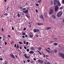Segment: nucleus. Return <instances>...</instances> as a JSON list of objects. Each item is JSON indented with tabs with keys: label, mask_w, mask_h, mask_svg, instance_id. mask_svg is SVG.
Listing matches in <instances>:
<instances>
[{
	"label": "nucleus",
	"mask_w": 64,
	"mask_h": 64,
	"mask_svg": "<svg viewBox=\"0 0 64 64\" xmlns=\"http://www.w3.org/2000/svg\"><path fill=\"white\" fill-rule=\"evenodd\" d=\"M59 0H54V5H56L57 4V2H58L57 4L58 6H61V4L60 3V2L59 1Z\"/></svg>",
	"instance_id": "nucleus-1"
},
{
	"label": "nucleus",
	"mask_w": 64,
	"mask_h": 64,
	"mask_svg": "<svg viewBox=\"0 0 64 64\" xmlns=\"http://www.w3.org/2000/svg\"><path fill=\"white\" fill-rule=\"evenodd\" d=\"M62 12H59L57 14L56 16H57L58 17H59L62 15Z\"/></svg>",
	"instance_id": "nucleus-2"
},
{
	"label": "nucleus",
	"mask_w": 64,
	"mask_h": 64,
	"mask_svg": "<svg viewBox=\"0 0 64 64\" xmlns=\"http://www.w3.org/2000/svg\"><path fill=\"white\" fill-rule=\"evenodd\" d=\"M53 13H54V10L52 9H51L50 10V11L49 12V14L51 15V14H52Z\"/></svg>",
	"instance_id": "nucleus-3"
},
{
	"label": "nucleus",
	"mask_w": 64,
	"mask_h": 64,
	"mask_svg": "<svg viewBox=\"0 0 64 64\" xmlns=\"http://www.w3.org/2000/svg\"><path fill=\"white\" fill-rule=\"evenodd\" d=\"M59 55L62 57V58L64 59V54L63 53H59Z\"/></svg>",
	"instance_id": "nucleus-4"
},
{
	"label": "nucleus",
	"mask_w": 64,
	"mask_h": 64,
	"mask_svg": "<svg viewBox=\"0 0 64 64\" xmlns=\"http://www.w3.org/2000/svg\"><path fill=\"white\" fill-rule=\"evenodd\" d=\"M58 6L56 5L55 6V12H56L58 10Z\"/></svg>",
	"instance_id": "nucleus-5"
},
{
	"label": "nucleus",
	"mask_w": 64,
	"mask_h": 64,
	"mask_svg": "<svg viewBox=\"0 0 64 64\" xmlns=\"http://www.w3.org/2000/svg\"><path fill=\"white\" fill-rule=\"evenodd\" d=\"M34 33H36V32H39V30L38 29H34Z\"/></svg>",
	"instance_id": "nucleus-6"
},
{
	"label": "nucleus",
	"mask_w": 64,
	"mask_h": 64,
	"mask_svg": "<svg viewBox=\"0 0 64 64\" xmlns=\"http://www.w3.org/2000/svg\"><path fill=\"white\" fill-rule=\"evenodd\" d=\"M10 56L13 59H14L15 58V56L12 54H11L10 55Z\"/></svg>",
	"instance_id": "nucleus-7"
},
{
	"label": "nucleus",
	"mask_w": 64,
	"mask_h": 64,
	"mask_svg": "<svg viewBox=\"0 0 64 64\" xmlns=\"http://www.w3.org/2000/svg\"><path fill=\"white\" fill-rule=\"evenodd\" d=\"M29 36L31 38H32L34 36V35L32 34V33H31V34H30Z\"/></svg>",
	"instance_id": "nucleus-8"
},
{
	"label": "nucleus",
	"mask_w": 64,
	"mask_h": 64,
	"mask_svg": "<svg viewBox=\"0 0 64 64\" xmlns=\"http://www.w3.org/2000/svg\"><path fill=\"white\" fill-rule=\"evenodd\" d=\"M36 25L40 26V25H43V24L42 23H36Z\"/></svg>",
	"instance_id": "nucleus-9"
},
{
	"label": "nucleus",
	"mask_w": 64,
	"mask_h": 64,
	"mask_svg": "<svg viewBox=\"0 0 64 64\" xmlns=\"http://www.w3.org/2000/svg\"><path fill=\"white\" fill-rule=\"evenodd\" d=\"M44 15L45 17L47 18L48 17V16H47V13L46 12H45L44 13Z\"/></svg>",
	"instance_id": "nucleus-10"
},
{
	"label": "nucleus",
	"mask_w": 64,
	"mask_h": 64,
	"mask_svg": "<svg viewBox=\"0 0 64 64\" xmlns=\"http://www.w3.org/2000/svg\"><path fill=\"white\" fill-rule=\"evenodd\" d=\"M52 18H53L54 19H56V16L54 15H52Z\"/></svg>",
	"instance_id": "nucleus-11"
},
{
	"label": "nucleus",
	"mask_w": 64,
	"mask_h": 64,
	"mask_svg": "<svg viewBox=\"0 0 64 64\" xmlns=\"http://www.w3.org/2000/svg\"><path fill=\"white\" fill-rule=\"evenodd\" d=\"M44 64H51V63H50V62H44Z\"/></svg>",
	"instance_id": "nucleus-12"
},
{
	"label": "nucleus",
	"mask_w": 64,
	"mask_h": 64,
	"mask_svg": "<svg viewBox=\"0 0 64 64\" xmlns=\"http://www.w3.org/2000/svg\"><path fill=\"white\" fill-rule=\"evenodd\" d=\"M51 27H46V30H50V29H51Z\"/></svg>",
	"instance_id": "nucleus-13"
},
{
	"label": "nucleus",
	"mask_w": 64,
	"mask_h": 64,
	"mask_svg": "<svg viewBox=\"0 0 64 64\" xmlns=\"http://www.w3.org/2000/svg\"><path fill=\"white\" fill-rule=\"evenodd\" d=\"M34 52L33 51H30V54H33Z\"/></svg>",
	"instance_id": "nucleus-14"
},
{
	"label": "nucleus",
	"mask_w": 64,
	"mask_h": 64,
	"mask_svg": "<svg viewBox=\"0 0 64 64\" xmlns=\"http://www.w3.org/2000/svg\"><path fill=\"white\" fill-rule=\"evenodd\" d=\"M30 62V63L33 64V63H34V61L33 60H31Z\"/></svg>",
	"instance_id": "nucleus-15"
},
{
	"label": "nucleus",
	"mask_w": 64,
	"mask_h": 64,
	"mask_svg": "<svg viewBox=\"0 0 64 64\" xmlns=\"http://www.w3.org/2000/svg\"><path fill=\"white\" fill-rule=\"evenodd\" d=\"M38 49L39 51H41V49H42V48H38Z\"/></svg>",
	"instance_id": "nucleus-16"
},
{
	"label": "nucleus",
	"mask_w": 64,
	"mask_h": 64,
	"mask_svg": "<svg viewBox=\"0 0 64 64\" xmlns=\"http://www.w3.org/2000/svg\"><path fill=\"white\" fill-rule=\"evenodd\" d=\"M40 63L43 64V60H40Z\"/></svg>",
	"instance_id": "nucleus-17"
},
{
	"label": "nucleus",
	"mask_w": 64,
	"mask_h": 64,
	"mask_svg": "<svg viewBox=\"0 0 64 64\" xmlns=\"http://www.w3.org/2000/svg\"><path fill=\"white\" fill-rule=\"evenodd\" d=\"M40 17L41 18H42L43 19H44V17H43V16L41 15Z\"/></svg>",
	"instance_id": "nucleus-18"
},
{
	"label": "nucleus",
	"mask_w": 64,
	"mask_h": 64,
	"mask_svg": "<svg viewBox=\"0 0 64 64\" xmlns=\"http://www.w3.org/2000/svg\"><path fill=\"white\" fill-rule=\"evenodd\" d=\"M19 46H18V44H17L16 48H17V49H19Z\"/></svg>",
	"instance_id": "nucleus-19"
},
{
	"label": "nucleus",
	"mask_w": 64,
	"mask_h": 64,
	"mask_svg": "<svg viewBox=\"0 0 64 64\" xmlns=\"http://www.w3.org/2000/svg\"><path fill=\"white\" fill-rule=\"evenodd\" d=\"M25 57L26 58H27L28 59H29V58H30V57L29 56H26Z\"/></svg>",
	"instance_id": "nucleus-20"
},
{
	"label": "nucleus",
	"mask_w": 64,
	"mask_h": 64,
	"mask_svg": "<svg viewBox=\"0 0 64 64\" xmlns=\"http://www.w3.org/2000/svg\"><path fill=\"white\" fill-rule=\"evenodd\" d=\"M18 18H19V17H20V14H19V13H18Z\"/></svg>",
	"instance_id": "nucleus-21"
},
{
	"label": "nucleus",
	"mask_w": 64,
	"mask_h": 64,
	"mask_svg": "<svg viewBox=\"0 0 64 64\" xmlns=\"http://www.w3.org/2000/svg\"><path fill=\"white\" fill-rule=\"evenodd\" d=\"M26 13H27V14H28V10H25Z\"/></svg>",
	"instance_id": "nucleus-22"
},
{
	"label": "nucleus",
	"mask_w": 64,
	"mask_h": 64,
	"mask_svg": "<svg viewBox=\"0 0 64 64\" xmlns=\"http://www.w3.org/2000/svg\"><path fill=\"white\" fill-rule=\"evenodd\" d=\"M63 7L62 6L60 8V10H62V9H63Z\"/></svg>",
	"instance_id": "nucleus-23"
},
{
	"label": "nucleus",
	"mask_w": 64,
	"mask_h": 64,
	"mask_svg": "<svg viewBox=\"0 0 64 64\" xmlns=\"http://www.w3.org/2000/svg\"><path fill=\"white\" fill-rule=\"evenodd\" d=\"M31 49L32 50H35V48L33 47Z\"/></svg>",
	"instance_id": "nucleus-24"
},
{
	"label": "nucleus",
	"mask_w": 64,
	"mask_h": 64,
	"mask_svg": "<svg viewBox=\"0 0 64 64\" xmlns=\"http://www.w3.org/2000/svg\"><path fill=\"white\" fill-rule=\"evenodd\" d=\"M27 61L28 62H30V60L29 59H28L27 60Z\"/></svg>",
	"instance_id": "nucleus-25"
},
{
	"label": "nucleus",
	"mask_w": 64,
	"mask_h": 64,
	"mask_svg": "<svg viewBox=\"0 0 64 64\" xmlns=\"http://www.w3.org/2000/svg\"><path fill=\"white\" fill-rule=\"evenodd\" d=\"M51 53H52V54H54V52L53 50H52L51 51Z\"/></svg>",
	"instance_id": "nucleus-26"
},
{
	"label": "nucleus",
	"mask_w": 64,
	"mask_h": 64,
	"mask_svg": "<svg viewBox=\"0 0 64 64\" xmlns=\"http://www.w3.org/2000/svg\"><path fill=\"white\" fill-rule=\"evenodd\" d=\"M38 51V52H39V53L40 55H42V54L41 53V52H40V51Z\"/></svg>",
	"instance_id": "nucleus-27"
},
{
	"label": "nucleus",
	"mask_w": 64,
	"mask_h": 64,
	"mask_svg": "<svg viewBox=\"0 0 64 64\" xmlns=\"http://www.w3.org/2000/svg\"><path fill=\"white\" fill-rule=\"evenodd\" d=\"M46 50V51H48V52L50 53V51H49L47 49Z\"/></svg>",
	"instance_id": "nucleus-28"
},
{
	"label": "nucleus",
	"mask_w": 64,
	"mask_h": 64,
	"mask_svg": "<svg viewBox=\"0 0 64 64\" xmlns=\"http://www.w3.org/2000/svg\"><path fill=\"white\" fill-rule=\"evenodd\" d=\"M54 45H57V43H54Z\"/></svg>",
	"instance_id": "nucleus-29"
},
{
	"label": "nucleus",
	"mask_w": 64,
	"mask_h": 64,
	"mask_svg": "<svg viewBox=\"0 0 64 64\" xmlns=\"http://www.w3.org/2000/svg\"><path fill=\"white\" fill-rule=\"evenodd\" d=\"M4 15L7 16V15H8V14L7 13H6L5 14H4Z\"/></svg>",
	"instance_id": "nucleus-30"
},
{
	"label": "nucleus",
	"mask_w": 64,
	"mask_h": 64,
	"mask_svg": "<svg viewBox=\"0 0 64 64\" xmlns=\"http://www.w3.org/2000/svg\"><path fill=\"white\" fill-rule=\"evenodd\" d=\"M22 34H23V35H24V36L26 35L25 33L23 32L22 33Z\"/></svg>",
	"instance_id": "nucleus-31"
},
{
	"label": "nucleus",
	"mask_w": 64,
	"mask_h": 64,
	"mask_svg": "<svg viewBox=\"0 0 64 64\" xmlns=\"http://www.w3.org/2000/svg\"><path fill=\"white\" fill-rule=\"evenodd\" d=\"M54 52L55 53H57V50H54Z\"/></svg>",
	"instance_id": "nucleus-32"
},
{
	"label": "nucleus",
	"mask_w": 64,
	"mask_h": 64,
	"mask_svg": "<svg viewBox=\"0 0 64 64\" xmlns=\"http://www.w3.org/2000/svg\"><path fill=\"white\" fill-rule=\"evenodd\" d=\"M24 56H25V57H26L27 56V54H25L24 55Z\"/></svg>",
	"instance_id": "nucleus-33"
},
{
	"label": "nucleus",
	"mask_w": 64,
	"mask_h": 64,
	"mask_svg": "<svg viewBox=\"0 0 64 64\" xmlns=\"http://www.w3.org/2000/svg\"><path fill=\"white\" fill-rule=\"evenodd\" d=\"M19 43L20 44H23V43L22 42H19Z\"/></svg>",
	"instance_id": "nucleus-34"
},
{
	"label": "nucleus",
	"mask_w": 64,
	"mask_h": 64,
	"mask_svg": "<svg viewBox=\"0 0 64 64\" xmlns=\"http://www.w3.org/2000/svg\"><path fill=\"white\" fill-rule=\"evenodd\" d=\"M3 37L4 38H6V36H5V34H4L3 36Z\"/></svg>",
	"instance_id": "nucleus-35"
},
{
	"label": "nucleus",
	"mask_w": 64,
	"mask_h": 64,
	"mask_svg": "<svg viewBox=\"0 0 64 64\" xmlns=\"http://www.w3.org/2000/svg\"><path fill=\"white\" fill-rule=\"evenodd\" d=\"M54 40H57V38H53Z\"/></svg>",
	"instance_id": "nucleus-36"
},
{
	"label": "nucleus",
	"mask_w": 64,
	"mask_h": 64,
	"mask_svg": "<svg viewBox=\"0 0 64 64\" xmlns=\"http://www.w3.org/2000/svg\"><path fill=\"white\" fill-rule=\"evenodd\" d=\"M8 63L7 62V61H6L5 62V64H7Z\"/></svg>",
	"instance_id": "nucleus-37"
},
{
	"label": "nucleus",
	"mask_w": 64,
	"mask_h": 64,
	"mask_svg": "<svg viewBox=\"0 0 64 64\" xmlns=\"http://www.w3.org/2000/svg\"><path fill=\"white\" fill-rule=\"evenodd\" d=\"M24 44H26V42L25 41H24Z\"/></svg>",
	"instance_id": "nucleus-38"
},
{
	"label": "nucleus",
	"mask_w": 64,
	"mask_h": 64,
	"mask_svg": "<svg viewBox=\"0 0 64 64\" xmlns=\"http://www.w3.org/2000/svg\"><path fill=\"white\" fill-rule=\"evenodd\" d=\"M26 16L27 17V18H29V16H28V15H26Z\"/></svg>",
	"instance_id": "nucleus-39"
},
{
	"label": "nucleus",
	"mask_w": 64,
	"mask_h": 64,
	"mask_svg": "<svg viewBox=\"0 0 64 64\" xmlns=\"http://www.w3.org/2000/svg\"><path fill=\"white\" fill-rule=\"evenodd\" d=\"M34 61H36V59L35 58H34Z\"/></svg>",
	"instance_id": "nucleus-40"
},
{
	"label": "nucleus",
	"mask_w": 64,
	"mask_h": 64,
	"mask_svg": "<svg viewBox=\"0 0 64 64\" xmlns=\"http://www.w3.org/2000/svg\"><path fill=\"white\" fill-rule=\"evenodd\" d=\"M4 43H5V45H6L7 44V42H5Z\"/></svg>",
	"instance_id": "nucleus-41"
},
{
	"label": "nucleus",
	"mask_w": 64,
	"mask_h": 64,
	"mask_svg": "<svg viewBox=\"0 0 64 64\" xmlns=\"http://www.w3.org/2000/svg\"><path fill=\"white\" fill-rule=\"evenodd\" d=\"M14 27H13V26H12V30H14Z\"/></svg>",
	"instance_id": "nucleus-42"
},
{
	"label": "nucleus",
	"mask_w": 64,
	"mask_h": 64,
	"mask_svg": "<svg viewBox=\"0 0 64 64\" xmlns=\"http://www.w3.org/2000/svg\"><path fill=\"white\" fill-rule=\"evenodd\" d=\"M26 51L28 52H29V49H27L26 50Z\"/></svg>",
	"instance_id": "nucleus-43"
},
{
	"label": "nucleus",
	"mask_w": 64,
	"mask_h": 64,
	"mask_svg": "<svg viewBox=\"0 0 64 64\" xmlns=\"http://www.w3.org/2000/svg\"><path fill=\"white\" fill-rule=\"evenodd\" d=\"M0 60H1V61H2V60H3V58H0Z\"/></svg>",
	"instance_id": "nucleus-44"
},
{
	"label": "nucleus",
	"mask_w": 64,
	"mask_h": 64,
	"mask_svg": "<svg viewBox=\"0 0 64 64\" xmlns=\"http://www.w3.org/2000/svg\"><path fill=\"white\" fill-rule=\"evenodd\" d=\"M26 28H24L23 30L24 31H25V30H26Z\"/></svg>",
	"instance_id": "nucleus-45"
},
{
	"label": "nucleus",
	"mask_w": 64,
	"mask_h": 64,
	"mask_svg": "<svg viewBox=\"0 0 64 64\" xmlns=\"http://www.w3.org/2000/svg\"><path fill=\"white\" fill-rule=\"evenodd\" d=\"M62 2L63 3V4H64V0H63L62 1Z\"/></svg>",
	"instance_id": "nucleus-46"
},
{
	"label": "nucleus",
	"mask_w": 64,
	"mask_h": 64,
	"mask_svg": "<svg viewBox=\"0 0 64 64\" xmlns=\"http://www.w3.org/2000/svg\"><path fill=\"white\" fill-rule=\"evenodd\" d=\"M24 48L25 49H27V48H26V46H24Z\"/></svg>",
	"instance_id": "nucleus-47"
},
{
	"label": "nucleus",
	"mask_w": 64,
	"mask_h": 64,
	"mask_svg": "<svg viewBox=\"0 0 64 64\" xmlns=\"http://www.w3.org/2000/svg\"><path fill=\"white\" fill-rule=\"evenodd\" d=\"M40 60H38V62H40Z\"/></svg>",
	"instance_id": "nucleus-48"
},
{
	"label": "nucleus",
	"mask_w": 64,
	"mask_h": 64,
	"mask_svg": "<svg viewBox=\"0 0 64 64\" xmlns=\"http://www.w3.org/2000/svg\"><path fill=\"white\" fill-rule=\"evenodd\" d=\"M23 12H24V13H25V14H26V12H25V11H24V10L23 11Z\"/></svg>",
	"instance_id": "nucleus-49"
},
{
	"label": "nucleus",
	"mask_w": 64,
	"mask_h": 64,
	"mask_svg": "<svg viewBox=\"0 0 64 64\" xmlns=\"http://www.w3.org/2000/svg\"><path fill=\"white\" fill-rule=\"evenodd\" d=\"M26 44V45H28V42H27Z\"/></svg>",
	"instance_id": "nucleus-50"
},
{
	"label": "nucleus",
	"mask_w": 64,
	"mask_h": 64,
	"mask_svg": "<svg viewBox=\"0 0 64 64\" xmlns=\"http://www.w3.org/2000/svg\"><path fill=\"white\" fill-rule=\"evenodd\" d=\"M20 9H23V8L22 7H20Z\"/></svg>",
	"instance_id": "nucleus-51"
},
{
	"label": "nucleus",
	"mask_w": 64,
	"mask_h": 64,
	"mask_svg": "<svg viewBox=\"0 0 64 64\" xmlns=\"http://www.w3.org/2000/svg\"><path fill=\"white\" fill-rule=\"evenodd\" d=\"M25 37H28V36L27 35H25Z\"/></svg>",
	"instance_id": "nucleus-52"
},
{
	"label": "nucleus",
	"mask_w": 64,
	"mask_h": 64,
	"mask_svg": "<svg viewBox=\"0 0 64 64\" xmlns=\"http://www.w3.org/2000/svg\"><path fill=\"white\" fill-rule=\"evenodd\" d=\"M14 47H16V44H14Z\"/></svg>",
	"instance_id": "nucleus-53"
},
{
	"label": "nucleus",
	"mask_w": 64,
	"mask_h": 64,
	"mask_svg": "<svg viewBox=\"0 0 64 64\" xmlns=\"http://www.w3.org/2000/svg\"><path fill=\"white\" fill-rule=\"evenodd\" d=\"M22 38H25V36H22Z\"/></svg>",
	"instance_id": "nucleus-54"
},
{
	"label": "nucleus",
	"mask_w": 64,
	"mask_h": 64,
	"mask_svg": "<svg viewBox=\"0 0 64 64\" xmlns=\"http://www.w3.org/2000/svg\"><path fill=\"white\" fill-rule=\"evenodd\" d=\"M31 27V25H30V26H29V28H30Z\"/></svg>",
	"instance_id": "nucleus-55"
},
{
	"label": "nucleus",
	"mask_w": 64,
	"mask_h": 64,
	"mask_svg": "<svg viewBox=\"0 0 64 64\" xmlns=\"http://www.w3.org/2000/svg\"><path fill=\"white\" fill-rule=\"evenodd\" d=\"M23 10H26V8H23Z\"/></svg>",
	"instance_id": "nucleus-56"
},
{
	"label": "nucleus",
	"mask_w": 64,
	"mask_h": 64,
	"mask_svg": "<svg viewBox=\"0 0 64 64\" xmlns=\"http://www.w3.org/2000/svg\"><path fill=\"white\" fill-rule=\"evenodd\" d=\"M8 37H11V36L10 35H8Z\"/></svg>",
	"instance_id": "nucleus-57"
},
{
	"label": "nucleus",
	"mask_w": 64,
	"mask_h": 64,
	"mask_svg": "<svg viewBox=\"0 0 64 64\" xmlns=\"http://www.w3.org/2000/svg\"><path fill=\"white\" fill-rule=\"evenodd\" d=\"M20 49H22V47L21 46H20Z\"/></svg>",
	"instance_id": "nucleus-58"
},
{
	"label": "nucleus",
	"mask_w": 64,
	"mask_h": 64,
	"mask_svg": "<svg viewBox=\"0 0 64 64\" xmlns=\"http://www.w3.org/2000/svg\"><path fill=\"white\" fill-rule=\"evenodd\" d=\"M44 58H45L46 57L45 55H44L43 56Z\"/></svg>",
	"instance_id": "nucleus-59"
},
{
	"label": "nucleus",
	"mask_w": 64,
	"mask_h": 64,
	"mask_svg": "<svg viewBox=\"0 0 64 64\" xmlns=\"http://www.w3.org/2000/svg\"><path fill=\"white\" fill-rule=\"evenodd\" d=\"M9 7H8L7 8V10H8V9H9Z\"/></svg>",
	"instance_id": "nucleus-60"
},
{
	"label": "nucleus",
	"mask_w": 64,
	"mask_h": 64,
	"mask_svg": "<svg viewBox=\"0 0 64 64\" xmlns=\"http://www.w3.org/2000/svg\"><path fill=\"white\" fill-rule=\"evenodd\" d=\"M36 5L37 6H38L39 5V4H36Z\"/></svg>",
	"instance_id": "nucleus-61"
},
{
	"label": "nucleus",
	"mask_w": 64,
	"mask_h": 64,
	"mask_svg": "<svg viewBox=\"0 0 64 64\" xmlns=\"http://www.w3.org/2000/svg\"><path fill=\"white\" fill-rule=\"evenodd\" d=\"M23 61L24 63H26V62H25V60H24Z\"/></svg>",
	"instance_id": "nucleus-62"
},
{
	"label": "nucleus",
	"mask_w": 64,
	"mask_h": 64,
	"mask_svg": "<svg viewBox=\"0 0 64 64\" xmlns=\"http://www.w3.org/2000/svg\"><path fill=\"white\" fill-rule=\"evenodd\" d=\"M6 1H7V0H4L5 2H6Z\"/></svg>",
	"instance_id": "nucleus-63"
},
{
	"label": "nucleus",
	"mask_w": 64,
	"mask_h": 64,
	"mask_svg": "<svg viewBox=\"0 0 64 64\" xmlns=\"http://www.w3.org/2000/svg\"><path fill=\"white\" fill-rule=\"evenodd\" d=\"M36 12H38V10H36Z\"/></svg>",
	"instance_id": "nucleus-64"
}]
</instances>
